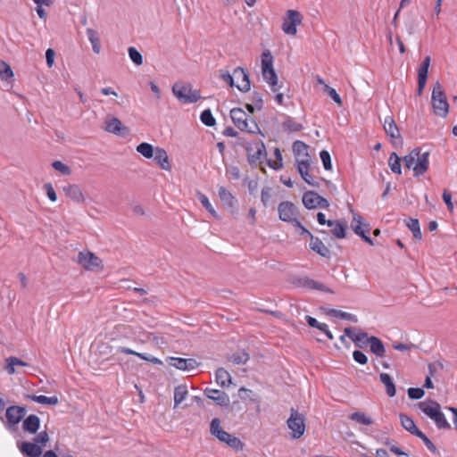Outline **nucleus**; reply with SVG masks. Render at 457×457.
<instances>
[{"mask_svg":"<svg viewBox=\"0 0 457 457\" xmlns=\"http://www.w3.org/2000/svg\"><path fill=\"white\" fill-rule=\"evenodd\" d=\"M187 388L184 385H179L174 390V403L175 407L181 403L187 395Z\"/></svg>","mask_w":457,"mask_h":457,"instance_id":"nucleus-42","label":"nucleus"},{"mask_svg":"<svg viewBox=\"0 0 457 457\" xmlns=\"http://www.w3.org/2000/svg\"><path fill=\"white\" fill-rule=\"evenodd\" d=\"M310 168V156L305 157V159L298 161L297 160V170L300 175H306V172L309 171Z\"/></svg>","mask_w":457,"mask_h":457,"instance_id":"nucleus-56","label":"nucleus"},{"mask_svg":"<svg viewBox=\"0 0 457 457\" xmlns=\"http://www.w3.org/2000/svg\"><path fill=\"white\" fill-rule=\"evenodd\" d=\"M210 432L220 442L227 444L229 447L237 451L243 450V442L238 437L223 430L222 428L220 427V420L219 418H214L212 420L210 424Z\"/></svg>","mask_w":457,"mask_h":457,"instance_id":"nucleus-4","label":"nucleus"},{"mask_svg":"<svg viewBox=\"0 0 457 457\" xmlns=\"http://www.w3.org/2000/svg\"><path fill=\"white\" fill-rule=\"evenodd\" d=\"M117 352L119 353H125V354H131V355H136L137 357H139L140 359L142 360H145V361H149V358H150V355L147 354V353H137L129 347H125V346H120L117 348Z\"/></svg>","mask_w":457,"mask_h":457,"instance_id":"nucleus-49","label":"nucleus"},{"mask_svg":"<svg viewBox=\"0 0 457 457\" xmlns=\"http://www.w3.org/2000/svg\"><path fill=\"white\" fill-rule=\"evenodd\" d=\"M271 198V188L265 187L261 192V200L264 206H268Z\"/></svg>","mask_w":457,"mask_h":457,"instance_id":"nucleus-60","label":"nucleus"},{"mask_svg":"<svg viewBox=\"0 0 457 457\" xmlns=\"http://www.w3.org/2000/svg\"><path fill=\"white\" fill-rule=\"evenodd\" d=\"M305 320H306V322L308 323V325L312 328H315L319 330H324L326 328L325 323L319 322L315 318H313L312 316H309V315L305 316Z\"/></svg>","mask_w":457,"mask_h":457,"instance_id":"nucleus-62","label":"nucleus"},{"mask_svg":"<svg viewBox=\"0 0 457 457\" xmlns=\"http://www.w3.org/2000/svg\"><path fill=\"white\" fill-rule=\"evenodd\" d=\"M379 379L386 386V392L389 397H394L396 394L395 385L391 376L387 373H380Z\"/></svg>","mask_w":457,"mask_h":457,"instance_id":"nucleus-29","label":"nucleus"},{"mask_svg":"<svg viewBox=\"0 0 457 457\" xmlns=\"http://www.w3.org/2000/svg\"><path fill=\"white\" fill-rule=\"evenodd\" d=\"M63 192L68 197L76 203L79 204L84 202L83 193L78 185L73 184L63 187Z\"/></svg>","mask_w":457,"mask_h":457,"instance_id":"nucleus-25","label":"nucleus"},{"mask_svg":"<svg viewBox=\"0 0 457 457\" xmlns=\"http://www.w3.org/2000/svg\"><path fill=\"white\" fill-rule=\"evenodd\" d=\"M324 91L336 104H337L339 106L342 105V99L335 88L329 87L327 84H324Z\"/></svg>","mask_w":457,"mask_h":457,"instance_id":"nucleus-51","label":"nucleus"},{"mask_svg":"<svg viewBox=\"0 0 457 457\" xmlns=\"http://www.w3.org/2000/svg\"><path fill=\"white\" fill-rule=\"evenodd\" d=\"M77 262L85 270L90 271L102 270L104 268L102 260L89 251L79 252L78 254Z\"/></svg>","mask_w":457,"mask_h":457,"instance_id":"nucleus-10","label":"nucleus"},{"mask_svg":"<svg viewBox=\"0 0 457 457\" xmlns=\"http://www.w3.org/2000/svg\"><path fill=\"white\" fill-rule=\"evenodd\" d=\"M328 314L329 316H333V317L339 318V319H342V320H349V321L353 322V323H356L358 321V319H357L356 315L352 314L350 312H343V311H340V310H337V309H330L328 312Z\"/></svg>","mask_w":457,"mask_h":457,"instance_id":"nucleus-35","label":"nucleus"},{"mask_svg":"<svg viewBox=\"0 0 457 457\" xmlns=\"http://www.w3.org/2000/svg\"><path fill=\"white\" fill-rule=\"evenodd\" d=\"M86 33L88 40L92 45L93 51L96 54H99L101 50V45L98 33L93 29H87Z\"/></svg>","mask_w":457,"mask_h":457,"instance_id":"nucleus-36","label":"nucleus"},{"mask_svg":"<svg viewBox=\"0 0 457 457\" xmlns=\"http://www.w3.org/2000/svg\"><path fill=\"white\" fill-rule=\"evenodd\" d=\"M318 193L315 191H307L303 194L302 201L305 208L312 210L316 209L318 205V199H316Z\"/></svg>","mask_w":457,"mask_h":457,"instance_id":"nucleus-31","label":"nucleus"},{"mask_svg":"<svg viewBox=\"0 0 457 457\" xmlns=\"http://www.w3.org/2000/svg\"><path fill=\"white\" fill-rule=\"evenodd\" d=\"M219 197L223 205L227 208L234 209L237 204V200L233 195L224 187H220L218 190Z\"/></svg>","mask_w":457,"mask_h":457,"instance_id":"nucleus-23","label":"nucleus"},{"mask_svg":"<svg viewBox=\"0 0 457 457\" xmlns=\"http://www.w3.org/2000/svg\"><path fill=\"white\" fill-rule=\"evenodd\" d=\"M287 18L284 20L282 29L287 35L294 36L296 34V26L301 24L303 15L295 10H288L287 12Z\"/></svg>","mask_w":457,"mask_h":457,"instance_id":"nucleus-13","label":"nucleus"},{"mask_svg":"<svg viewBox=\"0 0 457 457\" xmlns=\"http://www.w3.org/2000/svg\"><path fill=\"white\" fill-rule=\"evenodd\" d=\"M52 167L60 171L62 175H70L71 173V168L61 161H54L52 163Z\"/></svg>","mask_w":457,"mask_h":457,"instance_id":"nucleus-54","label":"nucleus"},{"mask_svg":"<svg viewBox=\"0 0 457 457\" xmlns=\"http://www.w3.org/2000/svg\"><path fill=\"white\" fill-rule=\"evenodd\" d=\"M21 453L28 457H39L42 454V447L33 442H21L18 445Z\"/></svg>","mask_w":457,"mask_h":457,"instance_id":"nucleus-19","label":"nucleus"},{"mask_svg":"<svg viewBox=\"0 0 457 457\" xmlns=\"http://www.w3.org/2000/svg\"><path fill=\"white\" fill-rule=\"evenodd\" d=\"M279 219L292 225L298 220V209L297 207L289 201L281 202L278 206Z\"/></svg>","mask_w":457,"mask_h":457,"instance_id":"nucleus-11","label":"nucleus"},{"mask_svg":"<svg viewBox=\"0 0 457 457\" xmlns=\"http://www.w3.org/2000/svg\"><path fill=\"white\" fill-rule=\"evenodd\" d=\"M204 394L206 397L212 400L219 406L227 407L229 405V396L224 391L207 387L204 389Z\"/></svg>","mask_w":457,"mask_h":457,"instance_id":"nucleus-15","label":"nucleus"},{"mask_svg":"<svg viewBox=\"0 0 457 457\" xmlns=\"http://www.w3.org/2000/svg\"><path fill=\"white\" fill-rule=\"evenodd\" d=\"M197 199L202 204V205L204 207V209L214 218H218V214L216 211L214 210L213 206L212 205L211 202L209 201V198L203 193L197 192L196 193Z\"/></svg>","mask_w":457,"mask_h":457,"instance_id":"nucleus-38","label":"nucleus"},{"mask_svg":"<svg viewBox=\"0 0 457 457\" xmlns=\"http://www.w3.org/2000/svg\"><path fill=\"white\" fill-rule=\"evenodd\" d=\"M369 338L367 332L360 330L357 332L356 336H354L353 342L358 347L362 348L369 344V341H367Z\"/></svg>","mask_w":457,"mask_h":457,"instance_id":"nucleus-50","label":"nucleus"},{"mask_svg":"<svg viewBox=\"0 0 457 457\" xmlns=\"http://www.w3.org/2000/svg\"><path fill=\"white\" fill-rule=\"evenodd\" d=\"M307 147L308 145L304 142L296 140L294 142L292 148L295 155H303L305 157H309Z\"/></svg>","mask_w":457,"mask_h":457,"instance_id":"nucleus-45","label":"nucleus"},{"mask_svg":"<svg viewBox=\"0 0 457 457\" xmlns=\"http://www.w3.org/2000/svg\"><path fill=\"white\" fill-rule=\"evenodd\" d=\"M6 361V366H5V369L8 372V374L10 375H12L16 372L15 369H14V366L18 365V366H29V364L25 361H23L22 360L17 358V357H14V356H11L9 358H7L5 360Z\"/></svg>","mask_w":457,"mask_h":457,"instance_id":"nucleus-37","label":"nucleus"},{"mask_svg":"<svg viewBox=\"0 0 457 457\" xmlns=\"http://www.w3.org/2000/svg\"><path fill=\"white\" fill-rule=\"evenodd\" d=\"M384 129L388 137L393 139L401 138L399 129L391 116L385 118Z\"/></svg>","mask_w":457,"mask_h":457,"instance_id":"nucleus-26","label":"nucleus"},{"mask_svg":"<svg viewBox=\"0 0 457 457\" xmlns=\"http://www.w3.org/2000/svg\"><path fill=\"white\" fill-rule=\"evenodd\" d=\"M262 74L263 79L270 86L273 92H278L280 86L278 85V76L273 68V56L267 50L262 54Z\"/></svg>","mask_w":457,"mask_h":457,"instance_id":"nucleus-5","label":"nucleus"},{"mask_svg":"<svg viewBox=\"0 0 457 457\" xmlns=\"http://www.w3.org/2000/svg\"><path fill=\"white\" fill-rule=\"evenodd\" d=\"M40 428V419L35 414H30L23 419L22 429L29 434H36Z\"/></svg>","mask_w":457,"mask_h":457,"instance_id":"nucleus-21","label":"nucleus"},{"mask_svg":"<svg viewBox=\"0 0 457 457\" xmlns=\"http://www.w3.org/2000/svg\"><path fill=\"white\" fill-rule=\"evenodd\" d=\"M129 56L130 60L137 65H141L143 63L142 54L133 46L129 47L128 49Z\"/></svg>","mask_w":457,"mask_h":457,"instance_id":"nucleus-52","label":"nucleus"},{"mask_svg":"<svg viewBox=\"0 0 457 457\" xmlns=\"http://www.w3.org/2000/svg\"><path fill=\"white\" fill-rule=\"evenodd\" d=\"M388 165L394 173H396V174L402 173L401 158L398 156V154L396 153L393 152L389 155Z\"/></svg>","mask_w":457,"mask_h":457,"instance_id":"nucleus-39","label":"nucleus"},{"mask_svg":"<svg viewBox=\"0 0 457 457\" xmlns=\"http://www.w3.org/2000/svg\"><path fill=\"white\" fill-rule=\"evenodd\" d=\"M248 162L251 165L259 162L266 155L265 145L262 141H256L253 146L246 147Z\"/></svg>","mask_w":457,"mask_h":457,"instance_id":"nucleus-14","label":"nucleus"},{"mask_svg":"<svg viewBox=\"0 0 457 457\" xmlns=\"http://www.w3.org/2000/svg\"><path fill=\"white\" fill-rule=\"evenodd\" d=\"M282 128L284 129V130L288 132H298L302 130L303 127L301 123L288 117L283 121Z\"/></svg>","mask_w":457,"mask_h":457,"instance_id":"nucleus-41","label":"nucleus"},{"mask_svg":"<svg viewBox=\"0 0 457 457\" xmlns=\"http://www.w3.org/2000/svg\"><path fill=\"white\" fill-rule=\"evenodd\" d=\"M328 226L332 228L331 233L337 238H345V228L346 226L339 220H332L331 222H328Z\"/></svg>","mask_w":457,"mask_h":457,"instance_id":"nucleus-33","label":"nucleus"},{"mask_svg":"<svg viewBox=\"0 0 457 457\" xmlns=\"http://www.w3.org/2000/svg\"><path fill=\"white\" fill-rule=\"evenodd\" d=\"M44 188L46 192L47 197L50 201L55 202L57 199L56 193L54 191V188L51 183H46L44 185Z\"/></svg>","mask_w":457,"mask_h":457,"instance_id":"nucleus-64","label":"nucleus"},{"mask_svg":"<svg viewBox=\"0 0 457 457\" xmlns=\"http://www.w3.org/2000/svg\"><path fill=\"white\" fill-rule=\"evenodd\" d=\"M137 151L144 157L150 159L153 157L155 148L149 143H141L137 146Z\"/></svg>","mask_w":457,"mask_h":457,"instance_id":"nucleus-43","label":"nucleus"},{"mask_svg":"<svg viewBox=\"0 0 457 457\" xmlns=\"http://www.w3.org/2000/svg\"><path fill=\"white\" fill-rule=\"evenodd\" d=\"M431 104L435 115L445 118L449 112V104L443 86L439 81L434 84L431 94Z\"/></svg>","mask_w":457,"mask_h":457,"instance_id":"nucleus-3","label":"nucleus"},{"mask_svg":"<svg viewBox=\"0 0 457 457\" xmlns=\"http://www.w3.org/2000/svg\"><path fill=\"white\" fill-rule=\"evenodd\" d=\"M27 410L25 406L12 405L5 411L4 427L10 432L17 431V425L25 418Z\"/></svg>","mask_w":457,"mask_h":457,"instance_id":"nucleus-7","label":"nucleus"},{"mask_svg":"<svg viewBox=\"0 0 457 457\" xmlns=\"http://www.w3.org/2000/svg\"><path fill=\"white\" fill-rule=\"evenodd\" d=\"M169 364L181 370H193L198 367L199 363L193 358L184 359L180 357H170Z\"/></svg>","mask_w":457,"mask_h":457,"instance_id":"nucleus-18","label":"nucleus"},{"mask_svg":"<svg viewBox=\"0 0 457 457\" xmlns=\"http://www.w3.org/2000/svg\"><path fill=\"white\" fill-rule=\"evenodd\" d=\"M234 76L238 82L235 84V87L241 92H248L251 87V83L247 71L242 67H237L234 70Z\"/></svg>","mask_w":457,"mask_h":457,"instance_id":"nucleus-17","label":"nucleus"},{"mask_svg":"<svg viewBox=\"0 0 457 457\" xmlns=\"http://www.w3.org/2000/svg\"><path fill=\"white\" fill-rule=\"evenodd\" d=\"M401 425L411 434L416 436L420 429L417 428L413 420L406 414L401 413L399 415Z\"/></svg>","mask_w":457,"mask_h":457,"instance_id":"nucleus-30","label":"nucleus"},{"mask_svg":"<svg viewBox=\"0 0 457 457\" xmlns=\"http://www.w3.org/2000/svg\"><path fill=\"white\" fill-rule=\"evenodd\" d=\"M200 120L205 126L208 127H212L216 123L215 118L213 117L210 109H206L204 112H202L200 115Z\"/></svg>","mask_w":457,"mask_h":457,"instance_id":"nucleus-47","label":"nucleus"},{"mask_svg":"<svg viewBox=\"0 0 457 457\" xmlns=\"http://www.w3.org/2000/svg\"><path fill=\"white\" fill-rule=\"evenodd\" d=\"M230 360L235 364H245L249 360V354L245 352H243L241 353H234Z\"/></svg>","mask_w":457,"mask_h":457,"instance_id":"nucleus-55","label":"nucleus"},{"mask_svg":"<svg viewBox=\"0 0 457 457\" xmlns=\"http://www.w3.org/2000/svg\"><path fill=\"white\" fill-rule=\"evenodd\" d=\"M370 352L374 353L377 357L382 358L386 354V348L381 339L375 336L370 337L369 339Z\"/></svg>","mask_w":457,"mask_h":457,"instance_id":"nucleus-24","label":"nucleus"},{"mask_svg":"<svg viewBox=\"0 0 457 457\" xmlns=\"http://www.w3.org/2000/svg\"><path fill=\"white\" fill-rule=\"evenodd\" d=\"M429 152L421 153V148H413L403 158L405 168L412 169L414 176L420 177L427 172L429 166Z\"/></svg>","mask_w":457,"mask_h":457,"instance_id":"nucleus-1","label":"nucleus"},{"mask_svg":"<svg viewBox=\"0 0 457 457\" xmlns=\"http://www.w3.org/2000/svg\"><path fill=\"white\" fill-rule=\"evenodd\" d=\"M351 227L353 232L360 236L364 242L370 245H374L373 240L367 235L370 231V225L363 223V218L359 213H353Z\"/></svg>","mask_w":457,"mask_h":457,"instance_id":"nucleus-12","label":"nucleus"},{"mask_svg":"<svg viewBox=\"0 0 457 457\" xmlns=\"http://www.w3.org/2000/svg\"><path fill=\"white\" fill-rule=\"evenodd\" d=\"M353 360L361 365H365L368 362V357L364 353L360 350H355L353 353Z\"/></svg>","mask_w":457,"mask_h":457,"instance_id":"nucleus-63","label":"nucleus"},{"mask_svg":"<svg viewBox=\"0 0 457 457\" xmlns=\"http://www.w3.org/2000/svg\"><path fill=\"white\" fill-rule=\"evenodd\" d=\"M230 117L234 125L241 131L255 133L259 130L256 121L241 108H233L230 111Z\"/></svg>","mask_w":457,"mask_h":457,"instance_id":"nucleus-6","label":"nucleus"},{"mask_svg":"<svg viewBox=\"0 0 457 457\" xmlns=\"http://www.w3.org/2000/svg\"><path fill=\"white\" fill-rule=\"evenodd\" d=\"M294 284L296 287H306V288L311 289L312 284V278H310L308 277L298 278L294 281Z\"/></svg>","mask_w":457,"mask_h":457,"instance_id":"nucleus-61","label":"nucleus"},{"mask_svg":"<svg viewBox=\"0 0 457 457\" xmlns=\"http://www.w3.org/2000/svg\"><path fill=\"white\" fill-rule=\"evenodd\" d=\"M350 419L359 424L366 426L371 425L374 422L370 416L366 415L364 412L361 411L353 412L350 415Z\"/></svg>","mask_w":457,"mask_h":457,"instance_id":"nucleus-40","label":"nucleus"},{"mask_svg":"<svg viewBox=\"0 0 457 457\" xmlns=\"http://www.w3.org/2000/svg\"><path fill=\"white\" fill-rule=\"evenodd\" d=\"M154 162L164 170H170L171 166L167 152L161 147H156L153 157Z\"/></svg>","mask_w":457,"mask_h":457,"instance_id":"nucleus-22","label":"nucleus"},{"mask_svg":"<svg viewBox=\"0 0 457 457\" xmlns=\"http://www.w3.org/2000/svg\"><path fill=\"white\" fill-rule=\"evenodd\" d=\"M320 157L321 159L324 169L326 170H330L332 169V162L329 153L327 150H322L320 153Z\"/></svg>","mask_w":457,"mask_h":457,"instance_id":"nucleus-53","label":"nucleus"},{"mask_svg":"<svg viewBox=\"0 0 457 457\" xmlns=\"http://www.w3.org/2000/svg\"><path fill=\"white\" fill-rule=\"evenodd\" d=\"M392 346H393V348L395 350H397V351H400V352H407V351H410V350L414 349V348L417 347L412 343L403 344V343H399V342H394Z\"/></svg>","mask_w":457,"mask_h":457,"instance_id":"nucleus-59","label":"nucleus"},{"mask_svg":"<svg viewBox=\"0 0 457 457\" xmlns=\"http://www.w3.org/2000/svg\"><path fill=\"white\" fill-rule=\"evenodd\" d=\"M27 399H30L33 402H36L40 404H47V405H55L58 403L59 400L57 396H46L43 395H26Z\"/></svg>","mask_w":457,"mask_h":457,"instance_id":"nucleus-32","label":"nucleus"},{"mask_svg":"<svg viewBox=\"0 0 457 457\" xmlns=\"http://www.w3.org/2000/svg\"><path fill=\"white\" fill-rule=\"evenodd\" d=\"M33 441L40 445L45 446L46 444L49 441V435L46 430L41 431L38 433L34 438Z\"/></svg>","mask_w":457,"mask_h":457,"instance_id":"nucleus-57","label":"nucleus"},{"mask_svg":"<svg viewBox=\"0 0 457 457\" xmlns=\"http://www.w3.org/2000/svg\"><path fill=\"white\" fill-rule=\"evenodd\" d=\"M424 395H425V392L420 387H410L408 389V396L411 399L419 400V399L422 398L424 396Z\"/></svg>","mask_w":457,"mask_h":457,"instance_id":"nucleus-58","label":"nucleus"},{"mask_svg":"<svg viewBox=\"0 0 457 457\" xmlns=\"http://www.w3.org/2000/svg\"><path fill=\"white\" fill-rule=\"evenodd\" d=\"M417 437L422 440V442L425 444L427 448L434 454L440 456V453L438 452L436 445L433 444V442L421 431L420 430L418 434L416 435Z\"/></svg>","mask_w":457,"mask_h":457,"instance_id":"nucleus-44","label":"nucleus"},{"mask_svg":"<svg viewBox=\"0 0 457 457\" xmlns=\"http://www.w3.org/2000/svg\"><path fill=\"white\" fill-rule=\"evenodd\" d=\"M288 428L292 431V437L295 439L300 438L305 431V418L304 415L300 413L295 408L290 410V417L287 420Z\"/></svg>","mask_w":457,"mask_h":457,"instance_id":"nucleus-9","label":"nucleus"},{"mask_svg":"<svg viewBox=\"0 0 457 457\" xmlns=\"http://www.w3.org/2000/svg\"><path fill=\"white\" fill-rule=\"evenodd\" d=\"M105 130L115 135H121V130H127V128L122 126L121 121L118 118L112 117L106 120Z\"/></svg>","mask_w":457,"mask_h":457,"instance_id":"nucleus-27","label":"nucleus"},{"mask_svg":"<svg viewBox=\"0 0 457 457\" xmlns=\"http://www.w3.org/2000/svg\"><path fill=\"white\" fill-rule=\"evenodd\" d=\"M419 409L428 418L433 420L439 429H450L451 426L447 421L445 414L441 411L440 404L431 399L420 402Z\"/></svg>","mask_w":457,"mask_h":457,"instance_id":"nucleus-2","label":"nucleus"},{"mask_svg":"<svg viewBox=\"0 0 457 457\" xmlns=\"http://www.w3.org/2000/svg\"><path fill=\"white\" fill-rule=\"evenodd\" d=\"M430 65V57L426 56L422 61L419 71H418V88L417 94L421 96L426 86V82L428 79V68Z\"/></svg>","mask_w":457,"mask_h":457,"instance_id":"nucleus-16","label":"nucleus"},{"mask_svg":"<svg viewBox=\"0 0 457 457\" xmlns=\"http://www.w3.org/2000/svg\"><path fill=\"white\" fill-rule=\"evenodd\" d=\"M405 224L412 232L414 238L419 240L421 239L422 235L418 219L408 218L407 220H405Z\"/></svg>","mask_w":457,"mask_h":457,"instance_id":"nucleus-34","label":"nucleus"},{"mask_svg":"<svg viewBox=\"0 0 457 457\" xmlns=\"http://www.w3.org/2000/svg\"><path fill=\"white\" fill-rule=\"evenodd\" d=\"M310 247L312 251L316 252L322 257L330 258L331 252L330 250L324 245V243L317 237L311 235L310 239Z\"/></svg>","mask_w":457,"mask_h":457,"instance_id":"nucleus-20","label":"nucleus"},{"mask_svg":"<svg viewBox=\"0 0 457 457\" xmlns=\"http://www.w3.org/2000/svg\"><path fill=\"white\" fill-rule=\"evenodd\" d=\"M274 155L276 157V161L275 162L269 161L268 164L271 169H273L275 170H278L282 169V167H283V158H282L281 152L278 148H275Z\"/></svg>","mask_w":457,"mask_h":457,"instance_id":"nucleus-48","label":"nucleus"},{"mask_svg":"<svg viewBox=\"0 0 457 457\" xmlns=\"http://www.w3.org/2000/svg\"><path fill=\"white\" fill-rule=\"evenodd\" d=\"M172 92L184 104L196 103L201 98L199 91L193 89L190 84L175 83Z\"/></svg>","mask_w":457,"mask_h":457,"instance_id":"nucleus-8","label":"nucleus"},{"mask_svg":"<svg viewBox=\"0 0 457 457\" xmlns=\"http://www.w3.org/2000/svg\"><path fill=\"white\" fill-rule=\"evenodd\" d=\"M12 77L13 72L10 65L6 62L0 60V79L2 80H8Z\"/></svg>","mask_w":457,"mask_h":457,"instance_id":"nucleus-46","label":"nucleus"},{"mask_svg":"<svg viewBox=\"0 0 457 457\" xmlns=\"http://www.w3.org/2000/svg\"><path fill=\"white\" fill-rule=\"evenodd\" d=\"M215 380L221 387L228 386L232 383L230 374L224 368L217 369Z\"/></svg>","mask_w":457,"mask_h":457,"instance_id":"nucleus-28","label":"nucleus"}]
</instances>
